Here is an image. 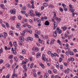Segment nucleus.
<instances>
[{
    "label": "nucleus",
    "mask_w": 78,
    "mask_h": 78,
    "mask_svg": "<svg viewBox=\"0 0 78 78\" xmlns=\"http://www.w3.org/2000/svg\"><path fill=\"white\" fill-rule=\"evenodd\" d=\"M16 10L15 9H12L10 10V12L11 14H16Z\"/></svg>",
    "instance_id": "1"
},
{
    "label": "nucleus",
    "mask_w": 78,
    "mask_h": 78,
    "mask_svg": "<svg viewBox=\"0 0 78 78\" xmlns=\"http://www.w3.org/2000/svg\"><path fill=\"white\" fill-rule=\"evenodd\" d=\"M32 50L34 51H39V48H33Z\"/></svg>",
    "instance_id": "2"
},
{
    "label": "nucleus",
    "mask_w": 78,
    "mask_h": 78,
    "mask_svg": "<svg viewBox=\"0 0 78 78\" xmlns=\"http://www.w3.org/2000/svg\"><path fill=\"white\" fill-rule=\"evenodd\" d=\"M35 14L36 16L39 17L41 15V14L40 12H35Z\"/></svg>",
    "instance_id": "3"
},
{
    "label": "nucleus",
    "mask_w": 78,
    "mask_h": 78,
    "mask_svg": "<svg viewBox=\"0 0 78 78\" xmlns=\"http://www.w3.org/2000/svg\"><path fill=\"white\" fill-rule=\"evenodd\" d=\"M53 24L54 25V30H55V29H56V27H57V23H56V22H54Z\"/></svg>",
    "instance_id": "4"
},
{
    "label": "nucleus",
    "mask_w": 78,
    "mask_h": 78,
    "mask_svg": "<svg viewBox=\"0 0 78 78\" xmlns=\"http://www.w3.org/2000/svg\"><path fill=\"white\" fill-rule=\"evenodd\" d=\"M41 53L39 52H38L36 55L37 58H39V56H41Z\"/></svg>",
    "instance_id": "5"
},
{
    "label": "nucleus",
    "mask_w": 78,
    "mask_h": 78,
    "mask_svg": "<svg viewBox=\"0 0 78 78\" xmlns=\"http://www.w3.org/2000/svg\"><path fill=\"white\" fill-rule=\"evenodd\" d=\"M0 6L3 9H5V5L2 4L0 5Z\"/></svg>",
    "instance_id": "6"
},
{
    "label": "nucleus",
    "mask_w": 78,
    "mask_h": 78,
    "mask_svg": "<svg viewBox=\"0 0 78 78\" xmlns=\"http://www.w3.org/2000/svg\"><path fill=\"white\" fill-rule=\"evenodd\" d=\"M55 20H57V23H59V22H60V20H61V19L60 18H58V17H56Z\"/></svg>",
    "instance_id": "7"
},
{
    "label": "nucleus",
    "mask_w": 78,
    "mask_h": 78,
    "mask_svg": "<svg viewBox=\"0 0 78 78\" xmlns=\"http://www.w3.org/2000/svg\"><path fill=\"white\" fill-rule=\"evenodd\" d=\"M39 65L40 66H41L42 68V69H44L45 67L44 66V64L41 63H39Z\"/></svg>",
    "instance_id": "8"
},
{
    "label": "nucleus",
    "mask_w": 78,
    "mask_h": 78,
    "mask_svg": "<svg viewBox=\"0 0 78 78\" xmlns=\"http://www.w3.org/2000/svg\"><path fill=\"white\" fill-rule=\"evenodd\" d=\"M61 29H62L63 31H66V29H67V27H66V26H64L63 27H62Z\"/></svg>",
    "instance_id": "9"
},
{
    "label": "nucleus",
    "mask_w": 78,
    "mask_h": 78,
    "mask_svg": "<svg viewBox=\"0 0 78 78\" xmlns=\"http://www.w3.org/2000/svg\"><path fill=\"white\" fill-rule=\"evenodd\" d=\"M30 14L31 16H32V17L35 16V15L34 14H33V11H30Z\"/></svg>",
    "instance_id": "10"
},
{
    "label": "nucleus",
    "mask_w": 78,
    "mask_h": 78,
    "mask_svg": "<svg viewBox=\"0 0 78 78\" xmlns=\"http://www.w3.org/2000/svg\"><path fill=\"white\" fill-rule=\"evenodd\" d=\"M49 24H50V23L48 21H46L44 23V25H49Z\"/></svg>",
    "instance_id": "11"
},
{
    "label": "nucleus",
    "mask_w": 78,
    "mask_h": 78,
    "mask_svg": "<svg viewBox=\"0 0 78 78\" xmlns=\"http://www.w3.org/2000/svg\"><path fill=\"white\" fill-rule=\"evenodd\" d=\"M18 44L20 46H22V45H23V42H22V41H19Z\"/></svg>",
    "instance_id": "12"
},
{
    "label": "nucleus",
    "mask_w": 78,
    "mask_h": 78,
    "mask_svg": "<svg viewBox=\"0 0 78 78\" xmlns=\"http://www.w3.org/2000/svg\"><path fill=\"white\" fill-rule=\"evenodd\" d=\"M35 32L36 34H39V35L41 34V32L38 31L37 30H35Z\"/></svg>",
    "instance_id": "13"
},
{
    "label": "nucleus",
    "mask_w": 78,
    "mask_h": 78,
    "mask_svg": "<svg viewBox=\"0 0 78 78\" xmlns=\"http://www.w3.org/2000/svg\"><path fill=\"white\" fill-rule=\"evenodd\" d=\"M27 39L28 40H29V41H33V38L30 37H28L27 38Z\"/></svg>",
    "instance_id": "14"
},
{
    "label": "nucleus",
    "mask_w": 78,
    "mask_h": 78,
    "mask_svg": "<svg viewBox=\"0 0 78 78\" xmlns=\"http://www.w3.org/2000/svg\"><path fill=\"white\" fill-rule=\"evenodd\" d=\"M57 42L58 43V44H59V45H62V44L61 43V41H60V40H57Z\"/></svg>",
    "instance_id": "15"
},
{
    "label": "nucleus",
    "mask_w": 78,
    "mask_h": 78,
    "mask_svg": "<svg viewBox=\"0 0 78 78\" xmlns=\"http://www.w3.org/2000/svg\"><path fill=\"white\" fill-rule=\"evenodd\" d=\"M42 58V59H43V60H44V61H45V55L44 54H43V55Z\"/></svg>",
    "instance_id": "16"
},
{
    "label": "nucleus",
    "mask_w": 78,
    "mask_h": 78,
    "mask_svg": "<svg viewBox=\"0 0 78 78\" xmlns=\"http://www.w3.org/2000/svg\"><path fill=\"white\" fill-rule=\"evenodd\" d=\"M48 77V73H45V74L44 76V77L45 78H47Z\"/></svg>",
    "instance_id": "17"
},
{
    "label": "nucleus",
    "mask_w": 78,
    "mask_h": 78,
    "mask_svg": "<svg viewBox=\"0 0 78 78\" xmlns=\"http://www.w3.org/2000/svg\"><path fill=\"white\" fill-rule=\"evenodd\" d=\"M20 27V23H18L16 24V28H19Z\"/></svg>",
    "instance_id": "18"
},
{
    "label": "nucleus",
    "mask_w": 78,
    "mask_h": 78,
    "mask_svg": "<svg viewBox=\"0 0 78 78\" xmlns=\"http://www.w3.org/2000/svg\"><path fill=\"white\" fill-rule=\"evenodd\" d=\"M53 14H54L53 18L54 19H55V18H56V13L55 12H54Z\"/></svg>",
    "instance_id": "19"
},
{
    "label": "nucleus",
    "mask_w": 78,
    "mask_h": 78,
    "mask_svg": "<svg viewBox=\"0 0 78 78\" xmlns=\"http://www.w3.org/2000/svg\"><path fill=\"white\" fill-rule=\"evenodd\" d=\"M37 22L38 23H40L41 22V20L39 19V18H37Z\"/></svg>",
    "instance_id": "20"
},
{
    "label": "nucleus",
    "mask_w": 78,
    "mask_h": 78,
    "mask_svg": "<svg viewBox=\"0 0 78 78\" xmlns=\"http://www.w3.org/2000/svg\"><path fill=\"white\" fill-rule=\"evenodd\" d=\"M21 41L23 42V41H24L25 39H24V37H20Z\"/></svg>",
    "instance_id": "21"
},
{
    "label": "nucleus",
    "mask_w": 78,
    "mask_h": 78,
    "mask_svg": "<svg viewBox=\"0 0 78 78\" xmlns=\"http://www.w3.org/2000/svg\"><path fill=\"white\" fill-rule=\"evenodd\" d=\"M5 25L7 28H9V25L7 23H5Z\"/></svg>",
    "instance_id": "22"
},
{
    "label": "nucleus",
    "mask_w": 78,
    "mask_h": 78,
    "mask_svg": "<svg viewBox=\"0 0 78 78\" xmlns=\"http://www.w3.org/2000/svg\"><path fill=\"white\" fill-rule=\"evenodd\" d=\"M26 53V51L25 49H23L22 51V53L23 54H25Z\"/></svg>",
    "instance_id": "23"
},
{
    "label": "nucleus",
    "mask_w": 78,
    "mask_h": 78,
    "mask_svg": "<svg viewBox=\"0 0 78 78\" xmlns=\"http://www.w3.org/2000/svg\"><path fill=\"white\" fill-rule=\"evenodd\" d=\"M3 62H4L3 60L2 59H0V64H3Z\"/></svg>",
    "instance_id": "24"
},
{
    "label": "nucleus",
    "mask_w": 78,
    "mask_h": 78,
    "mask_svg": "<svg viewBox=\"0 0 78 78\" xmlns=\"http://www.w3.org/2000/svg\"><path fill=\"white\" fill-rule=\"evenodd\" d=\"M12 53H13V54H14V55H16V54H17V52H16V50H14L12 51Z\"/></svg>",
    "instance_id": "25"
},
{
    "label": "nucleus",
    "mask_w": 78,
    "mask_h": 78,
    "mask_svg": "<svg viewBox=\"0 0 78 78\" xmlns=\"http://www.w3.org/2000/svg\"><path fill=\"white\" fill-rule=\"evenodd\" d=\"M58 30H59V28H56V30L55 31L54 33H55L56 34H57V33H58Z\"/></svg>",
    "instance_id": "26"
},
{
    "label": "nucleus",
    "mask_w": 78,
    "mask_h": 78,
    "mask_svg": "<svg viewBox=\"0 0 78 78\" xmlns=\"http://www.w3.org/2000/svg\"><path fill=\"white\" fill-rule=\"evenodd\" d=\"M58 34H61V33H62V30H61L58 29Z\"/></svg>",
    "instance_id": "27"
},
{
    "label": "nucleus",
    "mask_w": 78,
    "mask_h": 78,
    "mask_svg": "<svg viewBox=\"0 0 78 78\" xmlns=\"http://www.w3.org/2000/svg\"><path fill=\"white\" fill-rule=\"evenodd\" d=\"M13 45L14 47H17V43H16V42L15 41L13 42Z\"/></svg>",
    "instance_id": "28"
},
{
    "label": "nucleus",
    "mask_w": 78,
    "mask_h": 78,
    "mask_svg": "<svg viewBox=\"0 0 78 78\" xmlns=\"http://www.w3.org/2000/svg\"><path fill=\"white\" fill-rule=\"evenodd\" d=\"M43 5L44 6H48V4L47 3L44 2L43 4Z\"/></svg>",
    "instance_id": "29"
},
{
    "label": "nucleus",
    "mask_w": 78,
    "mask_h": 78,
    "mask_svg": "<svg viewBox=\"0 0 78 78\" xmlns=\"http://www.w3.org/2000/svg\"><path fill=\"white\" fill-rule=\"evenodd\" d=\"M53 72L54 73H57V70H56V69H54L53 70Z\"/></svg>",
    "instance_id": "30"
},
{
    "label": "nucleus",
    "mask_w": 78,
    "mask_h": 78,
    "mask_svg": "<svg viewBox=\"0 0 78 78\" xmlns=\"http://www.w3.org/2000/svg\"><path fill=\"white\" fill-rule=\"evenodd\" d=\"M27 62L24 61H22V63L21 64L22 65H23L24 64V65H26Z\"/></svg>",
    "instance_id": "31"
},
{
    "label": "nucleus",
    "mask_w": 78,
    "mask_h": 78,
    "mask_svg": "<svg viewBox=\"0 0 78 78\" xmlns=\"http://www.w3.org/2000/svg\"><path fill=\"white\" fill-rule=\"evenodd\" d=\"M33 75L34 77H35V78H36V77H37V74H36V73H34Z\"/></svg>",
    "instance_id": "32"
},
{
    "label": "nucleus",
    "mask_w": 78,
    "mask_h": 78,
    "mask_svg": "<svg viewBox=\"0 0 78 78\" xmlns=\"http://www.w3.org/2000/svg\"><path fill=\"white\" fill-rule=\"evenodd\" d=\"M34 35L36 38H39V36L37 34H35Z\"/></svg>",
    "instance_id": "33"
},
{
    "label": "nucleus",
    "mask_w": 78,
    "mask_h": 78,
    "mask_svg": "<svg viewBox=\"0 0 78 78\" xmlns=\"http://www.w3.org/2000/svg\"><path fill=\"white\" fill-rule=\"evenodd\" d=\"M20 58L21 60H22L23 59V57L22 56L20 55Z\"/></svg>",
    "instance_id": "34"
},
{
    "label": "nucleus",
    "mask_w": 78,
    "mask_h": 78,
    "mask_svg": "<svg viewBox=\"0 0 78 78\" xmlns=\"http://www.w3.org/2000/svg\"><path fill=\"white\" fill-rule=\"evenodd\" d=\"M65 73L66 74H68L69 73V71L67 70H66L65 71Z\"/></svg>",
    "instance_id": "35"
},
{
    "label": "nucleus",
    "mask_w": 78,
    "mask_h": 78,
    "mask_svg": "<svg viewBox=\"0 0 78 78\" xmlns=\"http://www.w3.org/2000/svg\"><path fill=\"white\" fill-rule=\"evenodd\" d=\"M3 48H1L0 49V54H1V53H2L3 52Z\"/></svg>",
    "instance_id": "36"
},
{
    "label": "nucleus",
    "mask_w": 78,
    "mask_h": 78,
    "mask_svg": "<svg viewBox=\"0 0 78 78\" xmlns=\"http://www.w3.org/2000/svg\"><path fill=\"white\" fill-rule=\"evenodd\" d=\"M9 59H12L13 58V56L12 55H10L9 57Z\"/></svg>",
    "instance_id": "37"
},
{
    "label": "nucleus",
    "mask_w": 78,
    "mask_h": 78,
    "mask_svg": "<svg viewBox=\"0 0 78 78\" xmlns=\"http://www.w3.org/2000/svg\"><path fill=\"white\" fill-rule=\"evenodd\" d=\"M14 59L15 60V61H18V58H17V57H15L14 58Z\"/></svg>",
    "instance_id": "38"
},
{
    "label": "nucleus",
    "mask_w": 78,
    "mask_h": 78,
    "mask_svg": "<svg viewBox=\"0 0 78 78\" xmlns=\"http://www.w3.org/2000/svg\"><path fill=\"white\" fill-rule=\"evenodd\" d=\"M62 6L64 8H65V7H66V5H65V4H64V3L62 4Z\"/></svg>",
    "instance_id": "39"
},
{
    "label": "nucleus",
    "mask_w": 78,
    "mask_h": 78,
    "mask_svg": "<svg viewBox=\"0 0 78 78\" xmlns=\"http://www.w3.org/2000/svg\"><path fill=\"white\" fill-rule=\"evenodd\" d=\"M27 7H28V8H31V5L30 4H29L27 5Z\"/></svg>",
    "instance_id": "40"
},
{
    "label": "nucleus",
    "mask_w": 78,
    "mask_h": 78,
    "mask_svg": "<svg viewBox=\"0 0 78 78\" xmlns=\"http://www.w3.org/2000/svg\"><path fill=\"white\" fill-rule=\"evenodd\" d=\"M69 55H71L72 56V55H74V53H73V52H70Z\"/></svg>",
    "instance_id": "41"
},
{
    "label": "nucleus",
    "mask_w": 78,
    "mask_h": 78,
    "mask_svg": "<svg viewBox=\"0 0 78 78\" xmlns=\"http://www.w3.org/2000/svg\"><path fill=\"white\" fill-rule=\"evenodd\" d=\"M53 44H54V41H53V40H51V43H50V44H51V45H52Z\"/></svg>",
    "instance_id": "42"
},
{
    "label": "nucleus",
    "mask_w": 78,
    "mask_h": 78,
    "mask_svg": "<svg viewBox=\"0 0 78 78\" xmlns=\"http://www.w3.org/2000/svg\"><path fill=\"white\" fill-rule=\"evenodd\" d=\"M59 10H60L61 12L63 11V9L61 7L59 8Z\"/></svg>",
    "instance_id": "43"
},
{
    "label": "nucleus",
    "mask_w": 78,
    "mask_h": 78,
    "mask_svg": "<svg viewBox=\"0 0 78 78\" xmlns=\"http://www.w3.org/2000/svg\"><path fill=\"white\" fill-rule=\"evenodd\" d=\"M34 66V63H32L30 65V68L31 69H32L33 68V66Z\"/></svg>",
    "instance_id": "44"
},
{
    "label": "nucleus",
    "mask_w": 78,
    "mask_h": 78,
    "mask_svg": "<svg viewBox=\"0 0 78 78\" xmlns=\"http://www.w3.org/2000/svg\"><path fill=\"white\" fill-rule=\"evenodd\" d=\"M38 41L39 42V43H40V44H42V40H41V39L39 38L38 39Z\"/></svg>",
    "instance_id": "45"
},
{
    "label": "nucleus",
    "mask_w": 78,
    "mask_h": 78,
    "mask_svg": "<svg viewBox=\"0 0 78 78\" xmlns=\"http://www.w3.org/2000/svg\"><path fill=\"white\" fill-rule=\"evenodd\" d=\"M9 77H10V75L9 74H8L6 76V78H9Z\"/></svg>",
    "instance_id": "46"
},
{
    "label": "nucleus",
    "mask_w": 78,
    "mask_h": 78,
    "mask_svg": "<svg viewBox=\"0 0 78 78\" xmlns=\"http://www.w3.org/2000/svg\"><path fill=\"white\" fill-rule=\"evenodd\" d=\"M15 18H16V16H14L12 17L11 18V19L12 20H14V19H15Z\"/></svg>",
    "instance_id": "47"
},
{
    "label": "nucleus",
    "mask_w": 78,
    "mask_h": 78,
    "mask_svg": "<svg viewBox=\"0 0 78 78\" xmlns=\"http://www.w3.org/2000/svg\"><path fill=\"white\" fill-rule=\"evenodd\" d=\"M56 67H57L58 68H59V64H56Z\"/></svg>",
    "instance_id": "48"
},
{
    "label": "nucleus",
    "mask_w": 78,
    "mask_h": 78,
    "mask_svg": "<svg viewBox=\"0 0 78 78\" xmlns=\"http://www.w3.org/2000/svg\"><path fill=\"white\" fill-rule=\"evenodd\" d=\"M21 13L22 14H25V13H26V12L24 11H21Z\"/></svg>",
    "instance_id": "49"
},
{
    "label": "nucleus",
    "mask_w": 78,
    "mask_h": 78,
    "mask_svg": "<svg viewBox=\"0 0 78 78\" xmlns=\"http://www.w3.org/2000/svg\"><path fill=\"white\" fill-rule=\"evenodd\" d=\"M23 68L24 69H25L27 68V66L26 65H25L23 66Z\"/></svg>",
    "instance_id": "50"
},
{
    "label": "nucleus",
    "mask_w": 78,
    "mask_h": 78,
    "mask_svg": "<svg viewBox=\"0 0 78 78\" xmlns=\"http://www.w3.org/2000/svg\"><path fill=\"white\" fill-rule=\"evenodd\" d=\"M22 18V17L20 16H18V19L19 20H21Z\"/></svg>",
    "instance_id": "51"
},
{
    "label": "nucleus",
    "mask_w": 78,
    "mask_h": 78,
    "mask_svg": "<svg viewBox=\"0 0 78 78\" xmlns=\"http://www.w3.org/2000/svg\"><path fill=\"white\" fill-rule=\"evenodd\" d=\"M60 56L62 58H64V55H63L61 54L60 55Z\"/></svg>",
    "instance_id": "52"
},
{
    "label": "nucleus",
    "mask_w": 78,
    "mask_h": 78,
    "mask_svg": "<svg viewBox=\"0 0 78 78\" xmlns=\"http://www.w3.org/2000/svg\"><path fill=\"white\" fill-rule=\"evenodd\" d=\"M37 75L38 76H39V75H40L41 74V72H39L37 73Z\"/></svg>",
    "instance_id": "53"
},
{
    "label": "nucleus",
    "mask_w": 78,
    "mask_h": 78,
    "mask_svg": "<svg viewBox=\"0 0 78 78\" xmlns=\"http://www.w3.org/2000/svg\"><path fill=\"white\" fill-rule=\"evenodd\" d=\"M57 51L58 53H60V52L61 51V50L59 49H57Z\"/></svg>",
    "instance_id": "54"
},
{
    "label": "nucleus",
    "mask_w": 78,
    "mask_h": 78,
    "mask_svg": "<svg viewBox=\"0 0 78 78\" xmlns=\"http://www.w3.org/2000/svg\"><path fill=\"white\" fill-rule=\"evenodd\" d=\"M66 55H67V56H68L69 55V52L68 51H66Z\"/></svg>",
    "instance_id": "55"
},
{
    "label": "nucleus",
    "mask_w": 78,
    "mask_h": 78,
    "mask_svg": "<svg viewBox=\"0 0 78 78\" xmlns=\"http://www.w3.org/2000/svg\"><path fill=\"white\" fill-rule=\"evenodd\" d=\"M31 8H32V9H34V4L32 5Z\"/></svg>",
    "instance_id": "56"
},
{
    "label": "nucleus",
    "mask_w": 78,
    "mask_h": 78,
    "mask_svg": "<svg viewBox=\"0 0 78 78\" xmlns=\"http://www.w3.org/2000/svg\"><path fill=\"white\" fill-rule=\"evenodd\" d=\"M62 58H60L59 59V62H62Z\"/></svg>",
    "instance_id": "57"
},
{
    "label": "nucleus",
    "mask_w": 78,
    "mask_h": 78,
    "mask_svg": "<svg viewBox=\"0 0 78 78\" xmlns=\"http://www.w3.org/2000/svg\"><path fill=\"white\" fill-rule=\"evenodd\" d=\"M64 10L65 11H67L68 9H67L66 8H64Z\"/></svg>",
    "instance_id": "58"
},
{
    "label": "nucleus",
    "mask_w": 78,
    "mask_h": 78,
    "mask_svg": "<svg viewBox=\"0 0 78 78\" xmlns=\"http://www.w3.org/2000/svg\"><path fill=\"white\" fill-rule=\"evenodd\" d=\"M73 51L74 52H77V50H76V49H73Z\"/></svg>",
    "instance_id": "59"
},
{
    "label": "nucleus",
    "mask_w": 78,
    "mask_h": 78,
    "mask_svg": "<svg viewBox=\"0 0 78 78\" xmlns=\"http://www.w3.org/2000/svg\"><path fill=\"white\" fill-rule=\"evenodd\" d=\"M4 34L5 36H8V34H7V33H6L5 32H4Z\"/></svg>",
    "instance_id": "60"
},
{
    "label": "nucleus",
    "mask_w": 78,
    "mask_h": 78,
    "mask_svg": "<svg viewBox=\"0 0 78 78\" xmlns=\"http://www.w3.org/2000/svg\"><path fill=\"white\" fill-rule=\"evenodd\" d=\"M30 3L32 4V5L34 4V1L33 0H32L30 1Z\"/></svg>",
    "instance_id": "61"
},
{
    "label": "nucleus",
    "mask_w": 78,
    "mask_h": 78,
    "mask_svg": "<svg viewBox=\"0 0 78 78\" xmlns=\"http://www.w3.org/2000/svg\"><path fill=\"white\" fill-rule=\"evenodd\" d=\"M22 9L23 10V11H25V10L26 8H25V7L24 6V7H23L22 8Z\"/></svg>",
    "instance_id": "62"
},
{
    "label": "nucleus",
    "mask_w": 78,
    "mask_h": 78,
    "mask_svg": "<svg viewBox=\"0 0 78 78\" xmlns=\"http://www.w3.org/2000/svg\"><path fill=\"white\" fill-rule=\"evenodd\" d=\"M25 60L26 62H28L29 61V60L27 58H25Z\"/></svg>",
    "instance_id": "63"
},
{
    "label": "nucleus",
    "mask_w": 78,
    "mask_h": 78,
    "mask_svg": "<svg viewBox=\"0 0 78 78\" xmlns=\"http://www.w3.org/2000/svg\"><path fill=\"white\" fill-rule=\"evenodd\" d=\"M64 65L65 66H67V63L65 62L64 63Z\"/></svg>",
    "instance_id": "64"
}]
</instances>
